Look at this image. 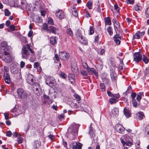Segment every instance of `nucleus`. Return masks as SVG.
<instances>
[{"instance_id":"nucleus-1","label":"nucleus","mask_w":149,"mask_h":149,"mask_svg":"<svg viewBox=\"0 0 149 149\" xmlns=\"http://www.w3.org/2000/svg\"><path fill=\"white\" fill-rule=\"evenodd\" d=\"M80 125L75 123H73L68 128L66 133V137L71 140H74L78 135L79 128Z\"/></svg>"},{"instance_id":"nucleus-2","label":"nucleus","mask_w":149,"mask_h":149,"mask_svg":"<svg viewBox=\"0 0 149 149\" xmlns=\"http://www.w3.org/2000/svg\"><path fill=\"white\" fill-rule=\"evenodd\" d=\"M1 50L3 53L1 58L6 62H10L12 60L10 55L9 54V50L7 47L6 42H3L1 44Z\"/></svg>"},{"instance_id":"nucleus-3","label":"nucleus","mask_w":149,"mask_h":149,"mask_svg":"<svg viewBox=\"0 0 149 149\" xmlns=\"http://www.w3.org/2000/svg\"><path fill=\"white\" fill-rule=\"evenodd\" d=\"M22 52V57L25 58L32 54H33L34 53L32 50L31 48L30 45L29 44H27L23 47Z\"/></svg>"},{"instance_id":"nucleus-4","label":"nucleus","mask_w":149,"mask_h":149,"mask_svg":"<svg viewBox=\"0 0 149 149\" xmlns=\"http://www.w3.org/2000/svg\"><path fill=\"white\" fill-rule=\"evenodd\" d=\"M127 139H131L130 137L129 136H126L125 137L124 140H124L123 138L121 137L120 138V139L121 142L122 143L123 146L126 145L131 146L132 145V143L130 141V140L129 139L128 140Z\"/></svg>"},{"instance_id":"nucleus-5","label":"nucleus","mask_w":149,"mask_h":149,"mask_svg":"<svg viewBox=\"0 0 149 149\" xmlns=\"http://www.w3.org/2000/svg\"><path fill=\"white\" fill-rule=\"evenodd\" d=\"M113 23L114 27L116 33L117 31L120 32L121 29L120 24L118 22L116 19H113Z\"/></svg>"},{"instance_id":"nucleus-6","label":"nucleus","mask_w":149,"mask_h":149,"mask_svg":"<svg viewBox=\"0 0 149 149\" xmlns=\"http://www.w3.org/2000/svg\"><path fill=\"white\" fill-rule=\"evenodd\" d=\"M142 56L139 52L135 53L134 54V61L137 63L139 62L142 60Z\"/></svg>"},{"instance_id":"nucleus-7","label":"nucleus","mask_w":149,"mask_h":149,"mask_svg":"<svg viewBox=\"0 0 149 149\" xmlns=\"http://www.w3.org/2000/svg\"><path fill=\"white\" fill-rule=\"evenodd\" d=\"M116 35L114 36L113 39L116 44L117 45H119L120 44V41L121 40V38L118 33V32H116Z\"/></svg>"},{"instance_id":"nucleus-8","label":"nucleus","mask_w":149,"mask_h":149,"mask_svg":"<svg viewBox=\"0 0 149 149\" xmlns=\"http://www.w3.org/2000/svg\"><path fill=\"white\" fill-rule=\"evenodd\" d=\"M17 93L19 98H23L26 97V94L24 90L21 88H19L17 90Z\"/></svg>"},{"instance_id":"nucleus-9","label":"nucleus","mask_w":149,"mask_h":149,"mask_svg":"<svg viewBox=\"0 0 149 149\" xmlns=\"http://www.w3.org/2000/svg\"><path fill=\"white\" fill-rule=\"evenodd\" d=\"M115 130L118 132L123 134L125 130L124 127L120 124H116L115 127Z\"/></svg>"},{"instance_id":"nucleus-10","label":"nucleus","mask_w":149,"mask_h":149,"mask_svg":"<svg viewBox=\"0 0 149 149\" xmlns=\"http://www.w3.org/2000/svg\"><path fill=\"white\" fill-rule=\"evenodd\" d=\"M144 34L145 32L144 31L141 32L140 31H138L133 36V39H139Z\"/></svg>"},{"instance_id":"nucleus-11","label":"nucleus","mask_w":149,"mask_h":149,"mask_svg":"<svg viewBox=\"0 0 149 149\" xmlns=\"http://www.w3.org/2000/svg\"><path fill=\"white\" fill-rule=\"evenodd\" d=\"M41 145L40 142L38 140L35 141L32 145L33 149H38Z\"/></svg>"},{"instance_id":"nucleus-12","label":"nucleus","mask_w":149,"mask_h":149,"mask_svg":"<svg viewBox=\"0 0 149 149\" xmlns=\"http://www.w3.org/2000/svg\"><path fill=\"white\" fill-rule=\"evenodd\" d=\"M56 17L60 19H62L64 18V15L63 11L61 10H59L57 11L56 13Z\"/></svg>"},{"instance_id":"nucleus-13","label":"nucleus","mask_w":149,"mask_h":149,"mask_svg":"<svg viewBox=\"0 0 149 149\" xmlns=\"http://www.w3.org/2000/svg\"><path fill=\"white\" fill-rule=\"evenodd\" d=\"M87 71L89 73L93 74H94L97 77H98V73L96 72V70L94 68H88Z\"/></svg>"},{"instance_id":"nucleus-14","label":"nucleus","mask_w":149,"mask_h":149,"mask_svg":"<svg viewBox=\"0 0 149 149\" xmlns=\"http://www.w3.org/2000/svg\"><path fill=\"white\" fill-rule=\"evenodd\" d=\"M3 77L5 82L9 84L10 82V76L9 74L8 73H6L4 72Z\"/></svg>"},{"instance_id":"nucleus-15","label":"nucleus","mask_w":149,"mask_h":149,"mask_svg":"<svg viewBox=\"0 0 149 149\" xmlns=\"http://www.w3.org/2000/svg\"><path fill=\"white\" fill-rule=\"evenodd\" d=\"M110 76L112 81H115L117 78V75L116 74L113 70H111L110 72Z\"/></svg>"},{"instance_id":"nucleus-16","label":"nucleus","mask_w":149,"mask_h":149,"mask_svg":"<svg viewBox=\"0 0 149 149\" xmlns=\"http://www.w3.org/2000/svg\"><path fill=\"white\" fill-rule=\"evenodd\" d=\"M89 133L91 138H93L95 136V129L92 127H90Z\"/></svg>"},{"instance_id":"nucleus-17","label":"nucleus","mask_w":149,"mask_h":149,"mask_svg":"<svg viewBox=\"0 0 149 149\" xmlns=\"http://www.w3.org/2000/svg\"><path fill=\"white\" fill-rule=\"evenodd\" d=\"M124 113L126 117L127 118L130 117L131 116L130 111L129 109L125 108L124 109Z\"/></svg>"},{"instance_id":"nucleus-18","label":"nucleus","mask_w":149,"mask_h":149,"mask_svg":"<svg viewBox=\"0 0 149 149\" xmlns=\"http://www.w3.org/2000/svg\"><path fill=\"white\" fill-rule=\"evenodd\" d=\"M68 78L71 83H73L75 82V76L74 74L69 73L68 74Z\"/></svg>"},{"instance_id":"nucleus-19","label":"nucleus","mask_w":149,"mask_h":149,"mask_svg":"<svg viewBox=\"0 0 149 149\" xmlns=\"http://www.w3.org/2000/svg\"><path fill=\"white\" fill-rule=\"evenodd\" d=\"M56 28L52 26H49V28H48V31H49V33L51 32L52 33L54 34L56 33Z\"/></svg>"},{"instance_id":"nucleus-20","label":"nucleus","mask_w":149,"mask_h":149,"mask_svg":"<svg viewBox=\"0 0 149 149\" xmlns=\"http://www.w3.org/2000/svg\"><path fill=\"white\" fill-rule=\"evenodd\" d=\"M78 9L75 7H73L72 9V11L73 15L75 17L78 16Z\"/></svg>"},{"instance_id":"nucleus-21","label":"nucleus","mask_w":149,"mask_h":149,"mask_svg":"<svg viewBox=\"0 0 149 149\" xmlns=\"http://www.w3.org/2000/svg\"><path fill=\"white\" fill-rule=\"evenodd\" d=\"M104 20L105 25H110L111 24V18L109 17L104 18Z\"/></svg>"},{"instance_id":"nucleus-22","label":"nucleus","mask_w":149,"mask_h":149,"mask_svg":"<svg viewBox=\"0 0 149 149\" xmlns=\"http://www.w3.org/2000/svg\"><path fill=\"white\" fill-rule=\"evenodd\" d=\"M80 38V40L81 43L86 45L88 43V40L86 38L81 36Z\"/></svg>"},{"instance_id":"nucleus-23","label":"nucleus","mask_w":149,"mask_h":149,"mask_svg":"<svg viewBox=\"0 0 149 149\" xmlns=\"http://www.w3.org/2000/svg\"><path fill=\"white\" fill-rule=\"evenodd\" d=\"M57 39L56 37H52L50 38V43L52 45H54L56 43Z\"/></svg>"},{"instance_id":"nucleus-24","label":"nucleus","mask_w":149,"mask_h":149,"mask_svg":"<svg viewBox=\"0 0 149 149\" xmlns=\"http://www.w3.org/2000/svg\"><path fill=\"white\" fill-rule=\"evenodd\" d=\"M112 113L114 116H116L119 113V109L118 108L113 109L112 111Z\"/></svg>"},{"instance_id":"nucleus-25","label":"nucleus","mask_w":149,"mask_h":149,"mask_svg":"<svg viewBox=\"0 0 149 149\" xmlns=\"http://www.w3.org/2000/svg\"><path fill=\"white\" fill-rule=\"evenodd\" d=\"M134 10L136 11H141L142 9L141 6L137 4L135 5L134 6Z\"/></svg>"},{"instance_id":"nucleus-26","label":"nucleus","mask_w":149,"mask_h":149,"mask_svg":"<svg viewBox=\"0 0 149 149\" xmlns=\"http://www.w3.org/2000/svg\"><path fill=\"white\" fill-rule=\"evenodd\" d=\"M107 32L109 34L110 36H111L113 34V32L112 31V28L111 26H109L107 28Z\"/></svg>"},{"instance_id":"nucleus-27","label":"nucleus","mask_w":149,"mask_h":149,"mask_svg":"<svg viewBox=\"0 0 149 149\" xmlns=\"http://www.w3.org/2000/svg\"><path fill=\"white\" fill-rule=\"evenodd\" d=\"M67 33L70 36L72 37L73 36V33L72 30L70 28H68L66 31Z\"/></svg>"},{"instance_id":"nucleus-28","label":"nucleus","mask_w":149,"mask_h":149,"mask_svg":"<svg viewBox=\"0 0 149 149\" xmlns=\"http://www.w3.org/2000/svg\"><path fill=\"white\" fill-rule=\"evenodd\" d=\"M84 13L85 15L86 18H88L91 17V14L86 9L84 10Z\"/></svg>"},{"instance_id":"nucleus-29","label":"nucleus","mask_w":149,"mask_h":149,"mask_svg":"<svg viewBox=\"0 0 149 149\" xmlns=\"http://www.w3.org/2000/svg\"><path fill=\"white\" fill-rule=\"evenodd\" d=\"M71 69L77 67L76 63L74 59L73 60V61L71 62Z\"/></svg>"},{"instance_id":"nucleus-30","label":"nucleus","mask_w":149,"mask_h":149,"mask_svg":"<svg viewBox=\"0 0 149 149\" xmlns=\"http://www.w3.org/2000/svg\"><path fill=\"white\" fill-rule=\"evenodd\" d=\"M144 74L146 76H149V66L146 68L144 71Z\"/></svg>"},{"instance_id":"nucleus-31","label":"nucleus","mask_w":149,"mask_h":149,"mask_svg":"<svg viewBox=\"0 0 149 149\" xmlns=\"http://www.w3.org/2000/svg\"><path fill=\"white\" fill-rule=\"evenodd\" d=\"M143 58L142 59V60L143 61L146 63L147 64L149 62V59L148 58L146 57V56L143 55Z\"/></svg>"},{"instance_id":"nucleus-32","label":"nucleus","mask_w":149,"mask_h":149,"mask_svg":"<svg viewBox=\"0 0 149 149\" xmlns=\"http://www.w3.org/2000/svg\"><path fill=\"white\" fill-rule=\"evenodd\" d=\"M87 71L85 70H82L81 71V73L83 75V76L85 77H87L88 75V73Z\"/></svg>"},{"instance_id":"nucleus-33","label":"nucleus","mask_w":149,"mask_h":149,"mask_svg":"<svg viewBox=\"0 0 149 149\" xmlns=\"http://www.w3.org/2000/svg\"><path fill=\"white\" fill-rule=\"evenodd\" d=\"M72 70L73 73L75 74H77L78 73V67L74 68H72Z\"/></svg>"},{"instance_id":"nucleus-34","label":"nucleus","mask_w":149,"mask_h":149,"mask_svg":"<svg viewBox=\"0 0 149 149\" xmlns=\"http://www.w3.org/2000/svg\"><path fill=\"white\" fill-rule=\"evenodd\" d=\"M132 91V88L131 86H130L128 87L127 89L125 92V93L127 95V94L131 93Z\"/></svg>"},{"instance_id":"nucleus-35","label":"nucleus","mask_w":149,"mask_h":149,"mask_svg":"<svg viewBox=\"0 0 149 149\" xmlns=\"http://www.w3.org/2000/svg\"><path fill=\"white\" fill-rule=\"evenodd\" d=\"M100 88L102 92H103L105 90V86L104 83H101L100 84Z\"/></svg>"},{"instance_id":"nucleus-36","label":"nucleus","mask_w":149,"mask_h":149,"mask_svg":"<svg viewBox=\"0 0 149 149\" xmlns=\"http://www.w3.org/2000/svg\"><path fill=\"white\" fill-rule=\"evenodd\" d=\"M11 72L14 74H16L18 73L19 72L18 69L16 68H14L12 70H11Z\"/></svg>"},{"instance_id":"nucleus-37","label":"nucleus","mask_w":149,"mask_h":149,"mask_svg":"<svg viewBox=\"0 0 149 149\" xmlns=\"http://www.w3.org/2000/svg\"><path fill=\"white\" fill-rule=\"evenodd\" d=\"M93 4L91 2L88 1L87 3L86 6L89 9H92Z\"/></svg>"},{"instance_id":"nucleus-38","label":"nucleus","mask_w":149,"mask_h":149,"mask_svg":"<svg viewBox=\"0 0 149 149\" xmlns=\"http://www.w3.org/2000/svg\"><path fill=\"white\" fill-rule=\"evenodd\" d=\"M139 116L138 118L139 120H141L143 118V112H140L138 113Z\"/></svg>"},{"instance_id":"nucleus-39","label":"nucleus","mask_w":149,"mask_h":149,"mask_svg":"<svg viewBox=\"0 0 149 149\" xmlns=\"http://www.w3.org/2000/svg\"><path fill=\"white\" fill-rule=\"evenodd\" d=\"M116 99L113 97L112 98H111L109 100V102L110 104H112L113 103H116Z\"/></svg>"},{"instance_id":"nucleus-40","label":"nucleus","mask_w":149,"mask_h":149,"mask_svg":"<svg viewBox=\"0 0 149 149\" xmlns=\"http://www.w3.org/2000/svg\"><path fill=\"white\" fill-rule=\"evenodd\" d=\"M40 85L39 84L37 83L36 84L35 86H34L33 87L34 89H36V91H39V89H40Z\"/></svg>"},{"instance_id":"nucleus-41","label":"nucleus","mask_w":149,"mask_h":149,"mask_svg":"<svg viewBox=\"0 0 149 149\" xmlns=\"http://www.w3.org/2000/svg\"><path fill=\"white\" fill-rule=\"evenodd\" d=\"M145 13L146 17L147 18H149V7L146 9Z\"/></svg>"},{"instance_id":"nucleus-42","label":"nucleus","mask_w":149,"mask_h":149,"mask_svg":"<svg viewBox=\"0 0 149 149\" xmlns=\"http://www.w3.org/2000/svg\"><path fill=\"white\" fill-rule=\"evenodd\" d=\"M139 94L140 95H138L136 98L137 100L139 102L141 100V95H143V93H139Z\"/></svg>"},{"instance_id":"nucleus-43","label":"nucleus","mask_w":149,"mask_h":149,"mask_svg":"<svg viewBox=\"0 0 149 149\" xmlns=\"http://www.w3.org/2000/svg\"><path fill=\"white\" fill-rule=\"evenodd\" d=\"M76 145L77 146L78 149H81L82 145L80 143L76 142Z\"/></svg>"},{"instance_id":"nucleus-44","label":"nucleus","mask_w":149,"mask_h":149,"mask_svg":"<svg viewBox=\"0 0 149 149\" xmlns=\"http://www.w3.org/2000/svg\"><path fill=\"white\" fill-rule=\"evenodd\" d=\"M89 34L92 35L94 33V30L93 26H91L89 28Z\"/></svg>"},{"instance_id":"nucleus-45","label":"nucleus","mask_w":149,"mask_h":149,"mask_svg":"<svg viewBox=\"0 0 149 149\" xmlns=\"http://www.w3.org/2000/svg\"><path fill=\"white\" fill-rule=\"evenodd\" d=\"M132 104L133 107H137V103L136 100L135 99L132 100Z\"/></svg>"},{"instance_id":"nucleus-46","label":"nucleus","mask_w":149,"mask_h":149,"mask_svg":"<svg viewBox=\"0 0 149 149\" xmlns=\"http://www.w3.org/2000/svg\"><path fill=\"white\" fill-rule=\"evenodd\" d=\"M74 97L77 99V101H79L81 100V97L79 95L77 94H75L74 95Z\"/></svg>"},{"instance_id":"nucleus-47","label":"nucleus","mask_w":149,"mask_h":149,"mask_svg":"<svg viewBox=\"0 0 149 149\" xmlns=\"http://www.w3.org/2000/svg\"><path fill=\"white\" fill-rule=\"evenodd\" d=\"M40 66V63H39L38 62H35L34 63L33 65L34 68H36V69L38 68V67Z\"/></svg>"},{"instance_id":"nucleus-48","label":"nucleus","mask_w":149,"mask_h":149,"mask_svg":"<svg viewBox=\"0 0 149 149\" xmlns=\"http://www.w3.org/2000/svg\"><path fill=\"white\" fill-rule=\"evenodd\" d=\"M5 15V16H9L10 14V12L7 9H5L4 11Z\"/></svg>"},{"instance_id":"nucleus-49","label":"nucleus","mask_w":149,"mask_h":149,"mask_svg":"<svg viewBox=\"0 0 149 149\" xmlns=\"http://www.w3.org/2000/svg\"><path fill=\"white\" fill-rule=\"evenodd\" d=\"M113 97H114L117 101V100L120 97V95L119 94H114L113 95Z\"/></svg>"},{"instance_id":"nucleus-50","label":"nucleus","mask_w":149,"mask_h":149,"mask_svg":"<svg viewBox=\"0 0 149 149\" xmlns=\"http://www.w3.org/2000/svg\"><path fill=\"white\" fill-rule=\"evenodd\" d=\"M113 97H114L117 101V100L120 97V95L119 94H114L113 95Z\"/></svg>"},{"instance_id":"nucleus-51","label":"nucleus","mask_w":149,"mask_h":149,"mask_svg":"<svg viewBox=\"0 0 149 149\" xmlns=\"http://www.w3.org/2000/svg\"><path fill=\"white\" fill-rule=\"evenodd\" d=\"M42 29L44 30H47V32L48 31V29H47V26L46 24H44L42 26Z\"/></svg>"},{"instance_id":"nucleus-52","label":"nucleus","mask_w":149,"mask_h":149,"mask_svg":"<svg viewBox=\"0 0 149 149\" xmlns=\"http://www.w3.org/2000/svg\"><path fill=\"white\" fill-rule=\"evenodd\" d=\"M82 65L87 70V69L88 68H89V67H88L87 64L85 62H83L82 63Z\"/></svg>"},{"instance_id":"nucleus-53","label":"nucleus","mask_w":149,"mask_h":149,"mask_svg":"<svg viewBox=\"0 0 149 149\" xmlns=\"http://www.w3.org/2000/svg\"><path fill=\"white\" fill-rule=\"evenodd\" d=\"M103 82L105 84H107L109 82V79L106 78L104 77V78H102Z\"/></svg>"},{"instance_id":"nucleus-54","label":"nucleus","mask_w":149,"mask_h":149,"mask_svg":"<svg viewBox=\"0 0 149 149\" xmlns=\"http://www.w3.org/2000/svg\"><path fill=\"white\" fill-rule=\"evenodd\" d=\"M17 141L19 143H22L23 142L22 138L21 136H19L17 138Z\"/></svg>"},{"instance_id":"nucleus-55","label":"nucleus","mask_w":149,"mask_h":149,"mask_svg":"<svg viewBox=\"0 0 149 149\" xmlns=\"http://www.w3.org/2000/svg\"><path fill=\"white\" fill-rule=\"evenodd\" d=\"M145 132L148 135H149V125L147 126L145 129Z\"/></svg>"},{"instance_id":"nucleus-56","label":"nucleus","mask_w":149,"mask_h":149,"mask_svg":"<svg viewBox=\"0 0 149 149\" xmlns=\"http://www.w3.org/2000/svg\"><path fill=\"white\" fill-rule=\"evenodd\" d=\"M99 40V38L98 35H97L95 37L94 42L98 43Z\"/></svg>"},{"instance_id":"nucleus-57","label":"nucleus","mask_w":149,"mask_h":149,"mask_svg":"<svg viewBox=\"0 0 149 149\" xmlns=\"http://www.w3.org/2000/svg\"><path fill=\"white\" fill-rule=\"evenodd\" d=\"M134 2V0H126V2L127 4H133Z\"/></svg>"},{"instance_id":"nucleus-58","label":"nucleus","mask_w":149,"mask_h":149,"mask_svg":"<svg viewBox=\"0 0 149 149\" xmlns=\"http://www.w3.org/2000/svg\"><path fill=\"white\" fill-rule=\"evenodd\" d=\"M136 96V94L135 93H132L131 96L132 100H135V98Z\"/></svg>"},{"instance_id":"nucleus-59","label":"nucleus","mask_w":149,"mask_h":149,"mask_svg":"<svg viewBox=\"0 0 149 149\" xmlns=\"http://www.w3.org/2000/svg\"><path fill=\"white\" fill-rule=\"evenodd\" d=\"M5 119L6 120H8L9 119V114L8 113H5L4 114Z\"/></svg>"},{"instance_id":"nucleus-60","label":"nucleus","mask_w":149,"mask_h":149,"mask_svg":"<svg viewBox=\"0 0 149 149\" xmlns=\"http://www.w3.org/2000/svg\"><path fill=\"white\" fill-rule=\"evenodd\" d=\"M40 13L42 16H45L46 12L44 10H42L40 11Z\"/></svg>"},{"instance_id":"nucleus-61","label":"nucleus","mask_w":149,"mask_h":149,"mask_svg":"<svg viewBox=\"0 0 149 149\" xmlns=\"http://www.w3.org/2000/svg\"><path fill=\"white\" fill-rule=\"evenodd\" d=\"M97 64H100L101 66L102 67L103 66V63H102V61L101 60H100V59L98 60L97 61Z\"/></svg>"},{"instance_id":"nucleus-62","label":"nucleus","mask_w":149,"mask_h":149,"mask_svg":"<svg viewBox=\"0 0 149 149\" xmlns=\"http://www.w3.org/2000/svg\"><path fill=\"white\" fill-rule=\"evenodd\" d=\"M12 135V133L10 131H8L6 134V135L7 136L10 137Z\"/></svg>"},{"instance_id":"nucleus-63","label":"nucleus","mask_w":149,"mask_h":149,"mask_svg":"<svg viewBox=\"0 0 149 149\" xmlns=\"http://www.w3.org/2000/svg\"><path fill=\"white\" fill-rule=\"evenodd\" d=\"M25 65V63L24 62L22 61L20 62V66L21 68H23V67Z\"/></svg>"},{"instance_id":"nucleus-64","label":"nucleus","mask_w":149,"mask_h":149,"mask_svg":"<svg viewBox=\"0 0 149 149\" xmlns=\"http://www.w3.org/2000/svg\"><path fill=\"white\" fill-rule=\"evenodd\" d=\"M72 106H73V107L75 108H78L79 107V105H77V104L73 103L72 104Z\"/></svg>"}]
</instances>
